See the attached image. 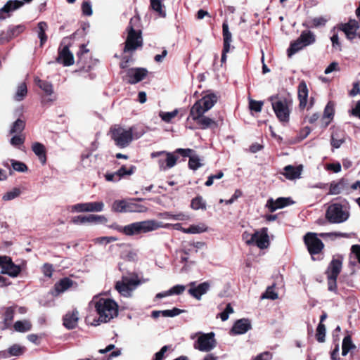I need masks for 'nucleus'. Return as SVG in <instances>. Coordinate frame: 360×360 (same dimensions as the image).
<instances>
[{
	"instance_id": "nucleus-1",
	"label": "nucleus",
	"mask_w": 360,
	"mask_h": 360,
	"mask_svg": "<svg viewBox=\"0 0 360 360\" xmlns=\"http://www.w3.org/2000/svg\"><path fill=\"white\" fill-rule=\"evenodd\" d=\"M273 110L278 120L283 123H288L292 106V100L280 94H275L269 98Z\"/></svg>"
},
{
	"instance_id": "nucleus-2",
	"label": "nucleus",
	"mask_w": 360,
	"mask_h": 360,
	"mask_svg": "<svg viewBox=\"0 0 360 360\" xmlns=\"http://www.w3.org/2000/svg\"><path fill=\"white\" fill-rule=\"evenodd\" d=\"M170 224H164L156 220H146L134 222L123 227L122 232L127 236H134L142 233L155 231L160 228H169Z\"/></svg>"
},
{
	"instance_id": "nucleus-3",
	"label": "nucleus",
	"mask_w": 360,
	"mask_h": 360,
	"mask_svg": "<svg viewBox=\"0 0 360 360\" xmlns=\"http://www.w3.org/2000/svg\"><path fill=\"white\" fill-rule=\"evenodd\" d=\"M95 309L98 314V320L107 323L118 315V305L111 299L100 298L95 303Z\"/></svg>"
},
{
	"instance_id": "nucleus-4",
	"label": "nucleus",
	"mask_w": 360,
	"mask_h": 360,
	"mask_svg": "<svg viewBox=\"0 0 360 360\" xmlns=\"http://www.w3.org/2000/svg\"><path fill=\"white\" fill-rule=\"evenodd\" d=\"M138 18H131L127 27V37L125 41L124 52H132L143 46L141 32L134 28L133 23L137 22Z\"/></svg>"
},
{
	"instance_id": "nucleus-5",
	"label": "nucleus",
	"mask_w": 360,
	"mask_h": 360,
	"mask_svg": "<svg viewBox=\"0 0 360 360\" xmlns=\"http://www.w3.org/2000/svg\"><path fill=\"white\" fill-rule=\"evenodd\" d=\"M316 35L313 32L310 30L302 31L300 37L290 43L287 50L288 57L290 58L304 48L314 44L316 42Z\"/></svg>"
},
{
	"instance_id": "nucleus-6",
	"label": "nucleus",
	"mask_w": 360,
	"mask_h": 360,
	"mask_svg": "<svg viewBox=\"0 0 360 360\" xmlns=\"http://www.w3.org/2000/svg\"><path fill=\"white\" fill-rule=\"evenodd\" d=\"M349 216V212L342 204H330L326 212V219L331 224L342 223Z\"/></svg>"
},
{
	"instance_id": "nucleus-7",
	"label": "nucleus",
	"mask_w": 360,
	"mask_h": 360,
	"mask_svg": "<svg viewBox=\"0 0 360 360\" xmlns=\"http://www.w3.org/2000/svg\"><path fill=\"white\" fill-rule=\"evenodd\" d=\"M304 243L313 260H316L315 256L321 253L325 247L322 240L318 238V233H306L304 236Z\"/></svg>"
},
{
	"instance_id": "nucleus-8",
	"label": "nucleus",
	"mask_w": 360,
	"mask_h": 360,
	"mask_svg": "<svg viewBox=\"0 0 360 360\" xmlns=\"http://www.w3.org/2000/svg\"><path fill=\"white\" fill-rule=\"evenodd\" d=\"M111 137L120 148L127 147L132 141L131 129H125L120 127H114L110 129Z\"/></svg>"
},
{
	"instance_id": "nucleus-9",
	"label": "nucleus",
	"mask_w": 360,
	"mask_h": 360,
	"mask_svg": "<svg viewBox=\"0 0 360 360\" xmlns=\"http://www.w3.org/2000/svg\"><path fill=\"white\" fill-rule=\"evenodd\" d=\"M248 245H255L259 249L267 248L270 244L268 235V228L263 227L259 230H257L254 233L250 235V238L247 240Z\"/></svg>"
},
{
	"instance_id": "nucleus-10",
	"label": "nucleus",
	"mask_w": 360,
	"mask_h": 360,
	"mask_svg": "<svg viewBox=\"0 0 360 360\" xmlns=\"http://www.w3.org/2000/svg\"><path fill=\"white\" fill-rule=\"evenodd\" d=\"M148 74V70L143 68H129L126 71L124 79L131 84L142 81Z\"/></svg>"
},
{
	"instance_id": "nucleus-11",
	"label": "nucleus",
	"mask_w": 360,
	"mask_h": 360,
	"mask_svg": "<svg viewBox=\"0 0 360 360\" xmlns=\"http://www.w3.org/2000/svg\"><path fill=\"white\" fill-rule=\"evenodd\" d=\"M202 98L198 99L195 101V104L191 109L190 115L188 117V122H191L193 120L195 125L190 126V128H195L197 125L201 126L202 124Z\"/></svg>"
},
{
	"instance_id": "nucleus-12",
	"label": "nucleus",
	"mask_w": 360,
	"mask_h": 360,
	"mask_svg": "<svg viewBox=\"0 0 360 360\" xmlns=\"http://www.w3.org/2000/svg\"><path fill=\"white\" fill-rule=\"evenodd\" d=\"M112 210L117 212L142 213L148 211L143 204H113Z\"/></svg>"
},
{
	"instance_id": "nucleus-13",
	"label": "nucleus",
	"mask_w": 360,
	"mask_h": 360,
	"mask_svg": "<svg viewBox=\"0 0 360 360\" xmlns=\"http://www.w3.org/2000/svg\"><path fill=\"white\" fill-rule=\"evenodd\" d=\"M23 5V2L18 0H10L0 8V20H3L9 18L14 11L18 9Z\"/></svg>"
},
{
	"instance_id": "nucleus-14",
	"label": "nucleus",
	"mask_w": 360,
	"mask_h": 360,
	"mask_svg": "<svg viewBox=\"0 0 360 360\" xmlns=\"http://www.w3.org/2000/svg\"><path fill=\"white\" fill-rule=\"evenodd\" d=\"M223 38H224V49L221 55V62L224 63L226 60V53L231 50V42L232 41V34L229 29V25L226 21L223 22L222 25Z\"/></svg>"
},
{
	"instance_id": "nucleus-15",
	"label": "nucleus",
	"mask_w": 360,
	"mask_h": 360,
	"mask_svg": "<svg viewBox=\"0 0 360 360\" xmlns=\"http://www.w3.org/2000/svg\"><path fill=\"white\" fill-rule=\"evenodd\" d=\"M342 261L343 257L340 255L333 257L326 271V276L338 277L342 271Z\"/></svg>"
},
{
	"instance_id": "nucleus-16",
	"label": "nucleus",
	"mask_w": 360,
	"mask_h": 360,
	"mask_svg": "<svg viewBox=\"0 0 360 360\" xmlns=\"http://www.w3.org/2000/svg\"><path fill=\"white\" fill-rule=\"evenodd\" d=\"M252 328L251 322L248 319H240L237 320L233 325L230 334L242 335Z\"/></svg>"
},
{
	"instance_id": "nucleus-17",
	"label": "nucleus",
	"mask_w": 360,
	"mask_h": 360,
	"mask_svg": "<svg viewBox=\"0 0 360 360\" xmlns=\"http://www.w3.org/2000/svg\"><path fill=\"white\" fill-rule=\"evenodd\" d=\"M359 22L356 20H350L348 22L340 25L339 29L342 30L348 39H354L359 29Z\"/></svg>"
},
{
	"instance_id": "nucleus-18",
	"label": "nucleus",
	"mask_w": 360,
	"mask_h": 360,
	"mask_svg": "<svg viewBox=\"0 0 360 360\" xmlns=\"http://www.w3.org/2000/svg\"><path fill=\"white\" fill-rule=\"evenodd\" d=\"M57 62L63 64L64 66H70L74 64V56L70 51L68 46H65L62 49H59Z\"/></svg>"
},
{
	"instance_id": "nucleus-19",
	"label": "nucleus",
	"mask_w": 360,
	"mask_h": 360,
	"mask_svg": "<svg viewBox=\"0 0 360 360\" xmlns=\"http://www.w3.org/2000/svg\"><path fill=\"white\" fill-rule=\"evenodd\" d=\"M108 221L106 217L103 215L89 214L88 216H77L72 219L75 224H83L85 222H94L96 224H105Z\"/></svg>"
},
{
	"instance_id": "nucleus-20",
	"label": "nucleus",
	"mask_w": 360,
	"mask_h": 360,
	"mask_svg": "<svg viewBox=\"0 0 360 360\" xmlns=\"http://www.w3.org/2000/svg\"><path fill=\"white\" fill-rule=\"evenodd\" d=\"M303 166L300 165L298 166L287 165L283 168V172L282 174L289 180H294L300 179L302 172Z\"/></svg>"
},
{
	"instance_id": "nucleus-21",
	"label": "nucleus",
	"mask_w": 360,
	"mask_h": 360,
	"mask_svg": "<svg viewBox=\"0 0 360 360\" xmlns=\"http://www.w3.org/2000/svg\"><path fill=\"white\" fill-rule=\"evenodd\" d=\"M219 95L211 90L204 91V112L210 110L218 101Z\"/></svg>"
},
{
	"instance_id": "nucleus-22",
	"label": "nucleus",
	"mask_w": 360,
	"mask_h": 360,
	"mask_svg": "<svg viewBox=\"0 0 360 360\" xmlns=\"http://www.w3.org/2000/svg\"><path fill=\"white\" fill-rule=\"evenodd\" d=\"M103 204H75L72 207V212H100L103 210Z\"/></svg>"
},
{
	"instance_id": "nucleus-23",
	"label": "nucleus",
	"mask_w": 360,
	"mask_h": 360,
	"mask_svg": "<svg viewBox=\"0 0 360 360\" xmlns=\"http://www.w3.org/2000/svg\"><path fill=\"white\" fill-rule=\"evenodd\" d=\"M63 320V326L69 330L75 328L79 320L78 311L77 310H74L72 312L67 313Z\"/></svg>"
},
{
	"instance_id": "nucleus-24",
	"label": "nucleus",
	"mask_w": 360,
	"mask_h": 360,
	"mask_svg": "<svg viewBox=\"0 0 360 360\" xmlns=\"http://www.w3.org/2000/svg\"><path fill=\"white\" fill-rule=\"evenodd\" d=\"M161 154H166V155H167V158L165 159V162H166L165 167H164L162 165L161 160L159 161L160 167L161 168H163L164 169H165L167 168H172L175 165V164L176 162V158L174 154H172L171 153H166L165 151L156 152V153H153L151 154V156L153 158H155V157L160 155Z\"/></svg>"
},
{
	"instance_id": "nucleus-25",
	"label": "nucleus",
	"mask_w": 360,
	"mask_h": 360,
	"mask_svg": "<svg viewBox=\"0 0 360 360\" xmlns=\"http://www.w3.org/2000/svg\"><path fill=\"white\" fill-rule=\"evenodd\" d=\"M15 315V307H6L3 314V330L8 329L11 327L12 322Z\"/></svg>"
},
{
	"instance_id": "nucleus-26",
	"label": "nucleus",
	"mask_w": 360,
	"mask_h": 360,
	"mask_svg": "<svg viewBox=\"0 0 360 360\" xmlns=\"http://www.w3.org/2000/svg\"><path fill=\"white\" fill-rule=\"evenodd\" d=\"M158 217L163 219H172L177 221H186L189 219L188 214L184 212L173 213L172 212H159Z\"/></svg>"
},
{
	"instance_id": "nucleus-27",
	"label": "nucleus",
	"mask_w": 360,
	"mask_h": 360,
	"mask_svg": "<svg viewBox=\"0 0 360 360\" xmlns=\"http://www.w3.org/2000/svg\"><path fill=\"white\" fill-rule=\"evenodd\" d=\"M298 98L300 100V107L305 108L308 98V89L304 82L300 83L298 86Z\"/></svg>"
},
{
	"instance_id": "nucleus-28",
	"label": "nucleus",
	"mask_w": 360,
	"mask_h": 360,
	"mask_svg": "<svg viewBox=\"0 0 360 360\" xmlns=\"http://www.w3.org/2000/svg\"><path fill=\"white\" fill-rule=\"evenodd\" d=\"M214 336L213 332L204 333V352H210L217 346V342Z\"/></svg>"
},
{
	"instance_id": "nucleus-29",
	"label": "nucleus",
	"mask_w": 360,
	"mask_h": 360,
	"mask_svg": "<svg viewBox=\"0 0 360 360\" xmlns=\"http://www.w3.org/2000/svg\"><path fill=\"white\" fill-rule=\"evenodd\" d=\"M32 149L34 154L38 156L39 160L44 164L46 160V150L43 144L36 142L32 144Z\"/></svg>"
},
{
	"instance_id": "nucleus-30",
	"label": "nucleus",
	"mask_w": 360,
	"mask_h": 360,
	"mask_svg": "<svg viewBox=\"0 0 360 360\" xmlns=\"http://www.w3.org/2000/svg\"><path fill=\"white\" fill-rule=\"evenodd\" d=\"M20 272L21 267L19 265L15 264L13 261L8 264L4 270L1 271L2 274H8L13 278L17 277Z\"/></svg>"
},
{
	"instance_id": "nucleus-31",
	"label": "nucleus",
	"mask_w": 360,
	"mask_h": 360,
	"mask_svg": "<svg viewBox=\"0 0 360 360\" xmlns=\"http://www.w3.org/2000/svg\"><path fill=\"white\" fill-rule=\"evenodd\" d=\"M32 323L28 320L17 321L13 324V327L14 330L19 333H25L31 330Z\"/></svg>"
},
{
	"instance_id": "nucleus-32",
	"label": "nucleus",
	"mask_w": 360,
	"mask_h": 360,
	"mask_svg": "<svg viewBox=\"0 0 360 360\" xmlns=\"http://www.w3.org/2000/svg\"><path fill=\"white\" fill-rule=\"evenodd\" d=\"M195 284V282H191L188 284V286H190L188 293L195 299L200 300L202 295V283H200L197 286Z\"/></svg>"
},
{
	"instance_id": "nucleus-33",
	"label": "nucleus",
	"mask_w": 360,
	"mask_h": 360,
	"mask_svg": "<svg viewBox=\"0 0 360 360\" xmlns=\"http://www.w3.org/2000/svg\"><path fill=\"white\" fill-rule=\"evenodd\" d=\"M34 82L46 94L51 95L53 94V86L50 82L43 81L38 77L34 79Z\"/></svg>"
},
{
	"instance_id": "nucleus-34",
	"label": "nucleus",
	"mask_w": 360,
	"mask_h": 360,
	"mask_svg": "<svg viewBox=\"0 0 360 360\" xmlns=\"http://www.w3.org/2000/svg\"><path fill=\"white\" fill-rule=\"evenodd\" d=\"M347 183L345 180L341 179L338 182H333L330 186V193L332 195H338L342 192L346 187Z\"/></svg>"
},
{
	"instance_id": "nucleus-35",
	"label": "nucleus",
	"mask_w": 360,
	"mask_h": 360,
	"mask_svg": "<svg viewBox=\"0 0 360 360\" xmlns=\"http://www.w3.org/2000/svg\"><path fill=\"white\" fill-rule=\"evenodd\" d=\"M38 37L40 39V44L42 46L47 40L46 31L48 28V25L46 22L41 21L38 23Z\"/></svg>"
},
{
	"instance_id": "nucleus-36",
	"label": "nucleus",
	"mask_w": 360,
	"mask_h": 360,
	"mask_svg": "<svg viewBox=\"0 0 360 360\" xmlns=\"http://www.w3.org/2000/svg\"><path fill=\"white\" fill-rule=\"evenodd\" d=\"M72 283L69 278H63L55 284L56 290L59 292H64L72 285Z\"/></svg>"
},
{
	"instance_id": "nucleus-37",
	"label": "nucleus",
	"mask_w": 360,
	"mask_h": 360,
	"mask_svg": "<svg viewBox=\"0 0 360 360\" xmlns=\"http://www.w3.org/2000/svg\"><path fill=\"white\" fill-rule=\"evenodd\" d=\"M347 335L343 338L342 343V355L346 356L351 352V346L354 344L352 340V335L347 331Z\"/></svg>"
},
{
	"instance_id": "nucleus-38",
	"label": "nucleus",
	"mask_w": 360,
	"mask_h": 360,
	"mask_svg": "<svg viewBox=\"0 0 360 360\" xmlns=\"http://www.w3.org/2000/svg\"><path fill=\"white\" fill-rule=\"evenodd\" d=\"M27 93V85L25 82L20 83L17 89L16 93L14 96V99L17 101H21L26 96Z\"/></svg>"
},
{
	"instance_id": "nucleus-39",
	"label": "nucleus",
	"mask_w": 360,
	"mask_h": 360,
	"mask_svg": "<svg viewBox=\"0 0 360 360\" xmlns=\"http://www.w3.org/2000/svg\"><path fill=\"white\" fill-rule=\"evenodd\" d=\"M25 127V122L21 119H18L13 123L9 132L10 134H20L24 130Z\"/></svg>"
},
{
	"instance_id": "nucleus-40",
	"label": "nucleus",
	"mask_w": 360,
	"mask_h": 360,
	"mask_svg": "<svg viewBox=\"0 0 360 360\" xmlns=\"http://www.w3.org/2000/svg\"><path fill=\"white\" fill-rule=\"evenodd\" d=\"M115 289L122 295L127 296L134 290V288L120 281H117L115 283Z\"/></svg>"
},
{
	"instance_id": "nucleus-41",
	"label": "nucleus",
	"mask_w": 360,
	"mask_h": 360,
	"mask_svg": "<svg viewBox=\"0 0 360 360\" xmlns=\"http://www.w3.org/2000/svg\"><path fill=\"white\" fill-rule=\"evenodd\" d=\"M136 169V167L131 165L129 169H127L125 166H122L116 172L117 174V178L115 179V181H120L122 177L125 175H131L132 174Z\"/></svg>"
},
{
	"instance_id": "nucleus-42",
	"label": "nucleus",
	"mask_w": 360,
	"mask_h": 360,
	"mask_svg": "<svg viewBox=\"0 0 360 360\" xmlns=\"http://www.w3.org/2000/svg\"><path fill=\"white\" fill-rule=\"evenodd\" d=\"M150 6L160 16L165 17L166 13L160 0H150Z\"/></svg>"
},
{
	"instance_id": "nucleus-43",
	"label": "nucleus",
	"mask_w": 360,
	"mask_h": 360,
	"mask_svg": "<svg viewBox=\"0 0 360 360\" xmlns=\"http://www.w3.org/2000/svg\"><path fill=\"white\" fill-rule=\"evenodd\" d=\"M21 193L20 189L18 188H13L11 191L6 192L2 197L4 201H9L15 199Z\"/></svg>"
},
{
	"instance_id": "nucleus-44",
	"label": "nucleus",
	"mask_w": 360,
	"mask_h": 360,
	"mask_svg": "<svg viewBox=\"0 0 360 360\" xmlns=\"http://www.w3.org/2000/svg\"><path fill=\"white\" fill-rule=\"evenodd\" d=\"M337 279L338 277L336 276H327L328 290L335 294L338 293Z\"/></svg>"
},
{
	"instance_id": "nucleus-45",
	"label": "nucleus",
	"mask_w": 360,
	"mask_h": 360,
	"mask_svg": "<svg viewBox=\"0 0 360 360\" xmlns=\"http://www.w3.org/2000/svg\"><path fill=\"white\" fill-rule=\"evenodd\" d=\"M326 336V326L323 323H319L316 328V338L319 342H323Z\"/></svg>"
},
{
	"instance_id": "nucleus-46",
	"label": "nucleus",
	"mask_w": 360,
	"mask_h": 360,
	"mask_svg": "<svg viewBox=\"0 0 360 360\" xmlns=\"http://www.w3.org/2000/svg\"><path fill=\"white\" fill-rule=\"evenodd\" d=\"M264 102L262 101H255L252 98H249V108L251 111L256 112H260L262 110Z\"/></svg>"
},
{
	"instance_id": "nucleus-47",
	"label": "nucleus",
	"mask_w": 360,
	"mask_h": 360,
	"mask_svg": "<svg viewBox=\"0 0 360 360\" xmlns=\"http://www.w3.org/2000/svg\"><path fill=\"white\" fill-rule=\"evenodd\" d=\"M11 162L12 167L15 171L18 172H25L27 171L28 168L27 165L22 162L11 160Z\"/></svg>"
},
{
	"instance_id": "nucleus-48",
	"label": "nucleus",
	"mask_w": 360,
	"mask_h": 360,
	"mask_svg": "<svg viewBox=\"0 0 360 360\" xmlns=\"http://www.w3.org/2000/svg\"><path fill=\"white\" fill-rule=\"evenodd\" d=\"M178 114V110H174L172 112H160L159 116L161 119L166 122H169L173 118H174Z\"/></svg>"
},
{
	"instance_id": "nucleus-49",
	"label": "nucleus",
	"mask_w": 360,
	"mask_h": 360,
	"mask_svg": "<svg viewBox=\"0 0 360 360\" xmlns=\"http://www.w3.org/2000/svg\"><path fill=\"white\" fill-rule=\"evenodd\" d=\"M9 34H11L12 39L18 36L25 30V26L22 25H18L16 26H12L8 29Z\"/></svg>"
},
{
	"instance_id": "nucleus-50",
	"label": "nucleus",
	"mask_w": 360,
	"mask_h": 360,
	"mask_svg": "<svg viewBox=\"0 0 360 360\" xmlns=\"http://www.w3.org/2000/svg\"><path fill=\"white\" fill-rule=\"evenodd\" d=\"M120 282L129 285L133 288L138 285L140 283L139 280L137 278V276H136L135 278L132 277H128V276H122V281H120Z\"/></svg>"
},
{
	"instance_id": "nucleus-51",
	"label": "nucleus",
	"mask_w": 360,
	"mask_h": 360,
	"mask_svg": "<svg viewBox=\"0 0 360 360\" xmlns=\"http://www.w3.org/2000/svg\"><path fill=\"white\" fill-rule=\"evenodd\" d=\"M25 136L22 134H15L10 141V143L15 147H19L25 142Z\"/></svg>"
},
{
	"instance_id": "nucleus-52",
	"label": "nucleus",
	"mask_w": 360,
	"mask_h": 360,
	"mask_svg": "<svg viewBox=\"0 0 360 360\" xmlns=\"http://www.w3.org/2000/svg\"><path fill=\"white\" fill-rule=\"evenodd\" d=\"M263 299H270L272 300L278 298V294L274 290V286L268 287L266 292L262 295Z\"/></svg>"
},
{
	"instance_id": "nucleus-53",
	"label": "nucleus",
	"mask_w": 360,
	"mask_h": 360,
	"mask_svg": "<svg viewBox=\"0 0 360 360\" xmlns=\"http://www.w3.org/2000/svg\"><path fill=\"white\" fill-rule=\"evenodd\" d=\"M233 309L230 303L227 304L224 310L221 312L219 316L222 321H225L229 319V314L233 313Z\"/></svg>"
},
{
	"instance_id": "nucleus-54",
	"label": "nucleus",
	"mask_w": 360,
	"mask_h": 360,
	"mask_svg": "<svg viewBox=\"0 0 360 360\" xmlns=\"http://www.w3.org/2000/svg\"><path fill=\"white\" fill-rule=\"evenodd\" d=\"M344 142H345V139L343 137L339 136L337 133L333 134L332 135L331 145L334 148H340Z\"/></svg>"
},
{
	"instance_id": "nucleus-55",
	"label": "nucleus",
	"mask_w": 360,
	"mask_h": 360,
	"mask_svg": "<svg viewBox=\"0 0 360 360\" xmlns=\"http://www.w3.org/2000/svg\"><path fill=\"white\" fill-rule=\"evenodd\" d=\"M217 127L218 123L215 120L204 116V129L207 128L214 129Z\"/></svg>"
},
{
	"instance_id": "nucleus-56",
	"label": "nucleus",
	"mask_w": 360,
	"mask_h": 360,
	"mask_svg": "<svg viewBox=\"0 0 360 360\" xmlns=\"http://www.w3.org/2000/svg\"><path fill=\"white\" fill-rule=\"evenodd\" d=\"M183 310L178 308H173L172 309H167L162 311V316L165 317H174L179 315Z\"/></svg>"
},
{
	"instance_id": "nucleus-57",
	"label": "nucleus",
	"mask_w": 360,
	"mask_h": 360,
	"mask_svg": "<svg viewBox=\"0 0 360 360\" xmlns=\"http://www.w3.org/2000/svg\"><path fill=\"white\" fill-rule=\"evenodd\" d=\"M191 338L192 339L197 338V340L194 343V347L200 351H202V333L199 332L195 335H192Z\"/></svg>"
},
{
	"instance_id": "nucleus-58",
	"label": "nucleus",
	"mask_w": 360,
	"mask_h": 360,
	"mask_svg": "<svg viewBox=\"0 0 360 360\" xmlns=\"http://www.w3.org/2000/svg\"><path fill=\"white\" fill-rule=\"evenodd\" d=\"M172 349L171 345H165L163 346L160 350L156 352L154 355V358L153 360H162L165 357V353L168 350Z\"/></svg>"
},
{
	"instance_id": "nucleus-59",
	"label": "nucleus",
	"mask_w": 360,
	"mask_h": 360,
	"mask_svg": "<svg viewBox=\"0 0 360 360\" xmlns=\"http://www.w3.org/2000/svg\"><path fill=\"white\" fill-rule=\"evenodd\" d=\"M41 271L45 276L51 278L53 272V265L49 263H45L42 266Z\"/></svg>"
},
{
	"instance_id": "nucleus-60",
	"label": "nucleus",
	"mask_w": 360,
	"mask_h": 360,
	"mask_svg": "<svg viewBox=\"0 0 360 360\" xmlns=\"http://www.w3.org/2000/svg\"><path fill=\"white\" fill-rule=\"evenodd\" d=\"M8 352L12 356H19L23 353V349L20 345H13L8 349Z\"/></svg>"
},
{
	"instance_id": "nucleus-61",
	"label": "nucleus",
	"mask_w": 360,
	"mask_h": 360,
	"mask_svg": "<svg viewBox=\"0 0 360 360\" xmlns=\"http://www.w3.org/2000/svg\"><path fill=\"white\" fill-rule=\"evenodd\" d=\"M186 289L184 285H176L172 287L167 292V295H180Z\"/></svg>"
},
{
	"instance_id": "nucleus-62",
	"label": "nucleus",
	"mask_w": 360,
	"mask_h": 360,
	"mask_svg": "<svg viewBox=\"0 0 360 360\" xmlns=\"http://www.w3.org/2000/svg\"><path fill=\"white\" fill-rule=\"evenodd\" d=\"M82 10L84 15L90 16L92 15L91 5L89 2L84 1L82 4Z\"/></svg>"
},
{
	"instance_id": "nucleus-63",
	"label": "nucleus",
	"mask_w": 360,
	"mask_h": 360,
	"mask_svg": "<svg viewBox=\"0 0 360 360\" xmlns=\"http://www.w3.org/2000/svg\"><path fill=\"white\" fill-rule=\"evenodd\" d=\"M223 176H224V174L222 172H219L214 175H211L208 177V179H207V181L205 183V184L207 186H210L213 184L214 179H220L221 178L223 177Z\"/></svg>"
},
{
	"instance_id": "nucleus-64",
	"label": "nucleus",
	"mask_w": 360,
	"mask_h": 360,
	"mask_svg": "<svg viewBox=\"0 0 360 360\" xmlns=\"http://www.w3.org/2000/svg\"><path fill=\"white\" fill-rule=\"evenodd\" d=\"M272 354L269 352H264L257 355L252 360H271Z\"/></svg>"
}]
</instances>
